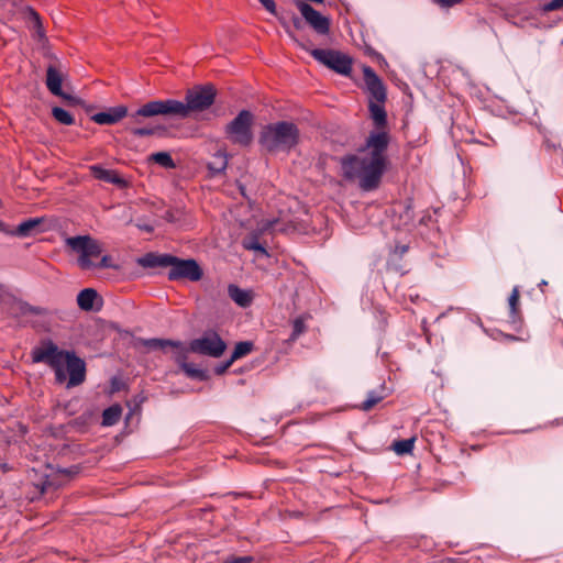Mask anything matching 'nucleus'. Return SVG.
Segmentation results:
<instances>
[{
	"instance_id": "obj_31",
	"label": "nucleus",
	"mask_w": 563,
	"mask_h": 563,
	"mask_svg": "<svg viewBox=\"0 0 563 563\" xmlns=\"http://www.w3.org/2000/svg\"><path fill=\"white\" fill-rule=\"evenodd\" d=\"M145 117H142L141 118V122L140 124H134L135 126H131V128H128L130 130V132L134 135V136H139V137H143V136H151L153 134H155L156 132V128H145V126H140L142 124V120L144 119Z\"/></svg>"
},
{
	"instance_id": "obj_47",
	"label": "nucleus",
	"mask_w": 563,
	"mask_h": 563,
	"mask_svg": "<svg viewBox=\"0 0 563 563\" xmlns=\"http://www.w3.org/2000/svg\"><path fill=\"white\" fill-rule=\"evenodd\" d=\"M287 32H288V34H289L292 38H295V36H294V34L291 33V31L287 30Z\"/></svg>"
},
{
	"instance_id": "obj_10",
	"label": "nucleus",
	"mask_w": 563,
	"mask_h": 563,
	"mask_svg": "<svg viewBox=\"0 0 563 563\" xmlns=\"http://www.w3.org/2000/svg\"><path fill=\"white\" fill-rule=\"evenodd\" d=\"M297 9L300 11L305 21L320 35L330 32V20L314 10L309 3L303 1L297 2Z\"/></svg>"
},
{
	"instance_id": "obj_9",
	"label": "nucleus",
	"mask_w": 563,
	"mask_h": 563,
	"mask_svg": "<svg viewBox=\"0 0 563 563\" xmlns=\"http://www.w3.org/2000/svg\"><path fill=\"white\" fill-rule=\"evenodd\" d=\"M300 46L308 51L303 44L300 43ZM309 52L316 60L340 75L347 76L352 71V58L344 53L322 48H313Z\"/></svg>"
},
{
	"instance_id": "obj_2",
	"label": "nucleus",
	"mask_w": 563,
	"mask_h": 563,
	"mask_svg": "<svg viewBox=\"0 0 563 563\" xmlns=\"http://www.w3.org/2000/svg\"><path fill=\"white\" fill-rule=\"evenodd\" d=\"M216 93V88L212 85L197 86L187 91L186 103L175 99L152 100L134 111L131 119L135 123H140L142 117L186 118L191 111L208 109L214 102Z\"/></svg>"
},
{
	"instance_id": "obj_39",
	"label": "nucleus",
	"mask_w": 563,
	"mask_h": 563,
	"mask_svg": "<svg viewBox=\"0 0 563 563\" xmlns=\"http://www.w3.org/2000/svg\"><path fill=\"white\" fill-rule=\"evenodd\" d=\"M290 23H291L292 27L296 30H301L303 26L302 19L297 15L291 16Z\"/></svg>"
},
{
	"instance_id": "obj_23",
	"label": "nucleus",
	"mask_w": 563,
	"mask_h": 563,
	"mask_svg": "<svg viewBox=\"0 0 563 563\" xmlns=\"http://www.w3.org/2000/svg\"><path fill=\"white\" fill-rule=\"evenodd\" d=\"M228 165V157L224 153L218 152L213 155L212 159L208 163L209 170L213 174H221Z\"/></svg>"
},
{
	"instance_id": "obj_21",
	"label": "nucleus",
	"mask_w": 563,
	"mask_h": 563,
	"mask_svg": "<svg viewBox=\"0 0 563 563\" xmlns=\"http://www.w3.org/2000/svg\"><path fill=\"white\" fill-rule=\"evenodd\" d=\"M145 346L152 350H165L166 347L174 349V353L180 349L183 342L165 340V339H150L145 341Z\"/></svg>"
},
{
	"instance_id": "obj_24",
	"label": "nucleus",
	"mask_w": 563,
	"mask_h": 563,
	"mask_svg": "<svg viewBox=\"0 0 563 563\" xmlns=\"http://www.w3.org/2000/svg\"><path fill=\"white\" fill-rule=\"evenodd\" d=\"M122 409L119 405L111 406L102 412V424L114 426L121 418Z\"/></svg>"
},
{
	"instance_id": "obj_41",
	"label": "nucleus",
	"mask_w": 563,
	"mask_h": 563,
	"mask_svg": "<svg viewBox=\"0 0 563 563\" xmlns=\"http://www.w3.org/2000/svg\"><path fill=\"white\" fill-rule=\"evenodd\" d=\"M136 227L142 230V231H145L147 233H151L154 231V227L148 224V223H136Z\"/></svg>"
},
{
	"instance_id": "obj_8",
	"label": "nucleus",
	"mask_w": 563,
	"mask_h": 563,
	"mask_svg": "<svg viewBox=\"0 0 563 563\" xmlns=\"http://www.w3.org/2000/svg\"><path fill=\"white\" fill-rule=\"evenodd\" d=\"M187 349L191 353L219 358L225 352L227 343L217 331L207 330L201 336L191 340Z\"/></svg>"
},
{
	"instance_id": "obj_32",
	"label": "nucleus",
	"mask_w": 563,
	"mask_h": 563,
	"mask_svg": "<svg viewBox=\"0 0 563 563\" xmlns=\"http://www.w3.org/2000/svg\"><path fill=\"white\" fill-rule=\"evenodd\" d=\"M306 331L305 319L302 317L296 318L292 322V332L289 336L290 341H296Z\"/></svg>"
},
{
	"instance_id": "obj_33",
	"label": "nucleus",
	"mask_w": 563,
	"mask_h": 563,
	"mask_svg": "<svg viewBox=\"0 0 563 563\" xmlns=\"http://www.w3.org/2000/svg\"><path fill=\"white\" fill-rule=\"evenodd\" d=\"M563 8V0H551L542 7L544 13L556 11Z\"/></svg>"
},
{
	"instance_id": "obj_7",
	"label": "nucleus",
	"mask_w": 563,
	"mask_h": 563,
	"mask_svg": "<svg viewBox=\"0 0 563 563\" xmlns=\"http://www.w3.org/2000/svg\"><path fill=\"white\" fill-rule=\"evenodd\" d=\"M254 124V115L249 110H242L239 114L227 124L224 132L227 139L240 146H249L253 141L252 126Z\"/></svg>"
},
{
	"instance_id": "obj_46",
	"label": "nucleus",
	"mask_w": 563,
	"mask_h": 563,
	"mask_svg": "<svg viewBox=\"0 0 563 563\" xmlns=\"http://www.w3.org/2000/svg\"><path fill=\"white\" fill-rule=\"evenodd\" d=\"M420 223H426V217H422V218L420 219Z\"/></svg>"
},
{
	"instance_id": "obj_18",
	"label": "nucleus",
	"mask_w": 563,
	"mask_h": 563,
	"mask_svg": "<svg viewBox=\"0 0 563 563\" xmlns=\"http://www.w3.org/2000/svg\"><path fill=\"white\" fill-rule=\"evenodd\" d=\"M385 102L369 100L368 110L371 118L377 129H384L387 125V113L384 108Z\"/></svg>"
},
{
	"instance_id": "obj_45",
	"label": "nucleus",
	"mask_w": 563,
	"mask_h": 563,
	"mask_svg": "<svg viewBox=\"0 0 563 563\" xmlns=\"http://www.w3.org/2000/svg\"><path fill=\"white\" fill-rule=\"evenodd\" d=\"M274 223H275V221H273V222H268V223L265 225V229H273V228H274Z\"/></svg>"
},
{
	"instance_id": "obj_6",
	"label": "nucleus",
	"mask_w": 563,
	"mask_h": 563,
	"mask_svg": "<svg viewBox=\"0 0 563 563\" xmlns=\"http://www.w3.org/2000/svg\"><path fill=\"white\" fill-rule=\"evenodd\" d=\"M65 244L71 252L78 254L77 264L82 271L115 268L109 255H103L98 263L93 261L101 255L102 249L100 242L90 235L69 236L65 240Z\"/></svg>"
},
{
	"instance_id": "obj_29",
	"label": "nucleus",
	"mask_w": 563,
	"mask_h": 563,
	"mask_svg": "<svg viewBox=\"0 0 563 563\" xmlns=\"http://www.w3.org/2000/svg\"><path fill=\"white\" fill-rule=\"evenodd\" d=\"M52 115L57 122L64 125H71L75 123L74 117L63 108L54 107L52 109Z\"/></svg>"
},
{
	"instance_id": "obj_20",
	"label": "nucleus",
	"mask_w": 563,
	"mask_h": 563,
	"mask_svg": "<svg viewBox=\"0 0 563 563\" xmlns=\"http://www.w3.org/2000/svg\"><path fill=\"white\" fill-rule=\"evenodd\" d=\"M98 294L92 288H85L77 295V305L81 310L90 311L93 308V301L97 299Z\"/></svg>"
},
{
	"instance_id": "obj_14",
	"label": "nucleus",
	"mask_w": 563,
	"mask_h": 563,
	"mask_svg": "<svg viewBox=\"0 0 563 563\" xmlns=\"http://www.w3.org/2000/svg\"><path fill=\"white\" fill-rule=\"evenodd\" d=\"M64 76V70L58 59L47 66L45 85L52 95H62Z\"/></svg>"
},
{
	"instance_id": "obj_1",
	"label": "nucleus",
	"mask_w": 563,
	"mask_h": 563,
	"mask_svg": "<svg viewBox=\"0 0 563 563\" xmlns=\"http://www.w3.org/2000/svg\"><path fill=\"white\" fill-rule=\"evenodd\" d=\"M388 144L389 135L386 131L371 132L364 148L361 150V153L365 150H368V153L347 155L341 159L344 178L357 179L360 187L365 191L376 189L386 169Z\"/></svg>"
},
{
	"instance_id": "obj_16",
	"label": "nucleus",
	"mask_w": 563,
	"mask_h": 563,
	"mask_svg": "<svg viewBox=\"0 0 563 563\" xmlns=\"http://www.w3.org/2000/svg\"><path fill=\"white\" fill-rule=\"evenodd\" d=\"M91 173L96 179L113 184L119 188H125L128 186V181L122 178L115 170L106 169L101 166L95 165L91 166Z\"/></svg>"
},
{
	"instance_id": "obj_25",
	"label": "nucleus",
	"mask_w": 563,
	"mask_h": 563,
	"mask_svg": "<svg viewBox=\"0 0 563 563\" xmlns=\"http://www.w3.org/2000/svg\"><path fill=\"white\" fill-rule=\"evenodd\" d=\"M254 350V343L251 341H242L235 344V347L231 354V362H235Z\"/></svg>"
},
{
	"instance_id": "obj_3",
	"label": "nucleus",
	"mask_w": 563,
	"mask_h": 563,
	"mask_svg": "<svg viewBox=\"0 0 563 563\" xmlns=\"http://www.w3.org/2000/svg\"><path fill=\"white\" fill-rule=\"evenodd\" d=\"M32 360L34 363H44L48 365L55 373L58 384H63L68 373L67 387H75L85 382L86 364L75 355L74 352L59 350L51 340L42 342V344L32 351Z\"/></svg>"
},
{
	"instance_id": "obj_17",
	"label": "nucleus",
	"mask_w": 563,
	"mask_h": 563,
	"mask_svg": "<svg viewBox=\"0 0 563 563\" xmlns=\"http://www.w3.org/2000/svg\"><path fill=\"white\" fill-rule=\"evenodd\" d=\"M23 14L24 19L32 24V29L34 30V37H36L38 41H45L46 37L40 14L31 7H25Z\"/></svg>"
},
{
	"instance_id": "obj_22",
	"label": "nucleus",
	"mask_w": 563,
	"mask_h": 563,
	"mask_svg": "<svg viewBox=\"0 0 563 563\" xmlns=\"http://www.w3.org/2000/svg\"><path fill=\"white\" fill-rule=\"evenodd\" d=\"M384 391V386L382 387L380 391H368L366 399L360 405V409H362L363 411L372 410L378 402H380L386 397V394Z\"/></svg>"
},
{
	"instance_id": "obj_28",
	"label": "nucleus",
	"mask_w": 563,
	"mask_h": 563,
	"mask_svg": "<svg viewBox=\"0 0 563 563\" xmlns=\"http://www.w3.org/2000/svg\"><path fill=\"white\" fill-rule=\"evenodd\" d=\"M150 161H152L165 168H174L175 167V163H174L170 154L167 152L153 153L150 156Z\"/></svg>"
},
{
	"instance_id": "obj_36",
	"label": "nucleus",
	"mask_w": 563,
	"mask_h": 563,
	"mask_svg": "<svg viewBox=\"0 0 563 563\" xmlns=\"http://www.w3.org/2000/svg\"><path fill=\"white\" fill-rule=\"evenodd\" d=\"M18 306H19V309L22 313H32V314H38L40 313V310L38 308H35L33 306H30L29 303L26 302H23V301H19L18 302Z\"/></svg>"
},
{
	"instance_id": "obj_38",
	"label": "nucleus",
	"mask_w": 563,
	"mask_h": 563,
	"mask_svg": "<svg viewBox=\"0 0 563 563\" xmlns=\"http://www.w3.org/2000/svg\"><path fill=\"white\" fill-rule=\"evenodd\" d=\"M437 4H439L442 8H450L453 7L463 0H433Z\"/></svg>"
},
{
	"instance_id": "obj_27",
	"label": "nucleus",
	"mask_w": 563,
	"mask_h": 563,
	"mask_svg": "<svg viewBox=\"0 0 563 563\" xmlns=\"http://www.w3.org/2000/svg\"><path fill=\"white\" fill-rule=\"evenodd\" d=\"M415 441H416L415 438H409V439H404V440L395 441L393 443V450L398 455L408 454V453H410L412 451L413 445H415Z\"/></svg>"
},
{
	"instance_id": "obj_34",
	"label": "nucleus",
	"mask_w": 563,
	"mask_h": 563,
	"mask_svg": "<svg viewBox=\"0 0 563 563\" xmlns=\"http://www.w3.org/2000/svg\"><path fill=\"white\" fill-rule=\"evenodd\" d=\"M56 97L62 98L68 106H77L81 102L79 98L76 96L66 93L62 90V95H55Z\"/></svg>"
},
{
	"instance_id": "obj_40",
	"label": "nucleus",
	"mask_w": 563,
	"mask_h": 563,
	"mask_svg": "<svg viewBox=\"0 0 563 563\" xmlns=\"http://www.w3.org/2000/svg\"><path fill=\"white\" fill-rule=\"evenodd\" d=\"M234 362H231V357L223 364L219 365L217 368H216V373L218 375H221L223 373L227 372V369L233 364Z\"/></svg>"
},
{
	"instance_id": "obj_30",
	"label": "nucleus",
	"mask_w": 563,
	"mask_h": 563,
	"mask_svg": "<svg viewBox=\"0 0 563 563\" xmlns=\"http://www.w3.org/2000/svg\"><path fill=\"white\" fill-rule=\"evenodd\" d=\"M243 246L244 249L246 250H252V251H256V252H260L264 255H267V251L266 249L258 241V236L256 233H253L251 234L250 236H247L246 239H244L243 241Z\"/></svg>"
},
{
	"instance_id": "obj_43",
	"label": "nucleus",
	"mask_w": 563,
	"mask_h": 563,
	"mask_svg": "<svg viewBox=\"0 0 563 563\" xmlns=\"http://www.w3.org/2000/svg\"><path fill=\"white\" fill-rule=\"evenodd\" d=\"M547 285H548V282L543 279L540 282L539 288L543 291V286H547Z\"/></svg>"
},
{
	"instance_id": "obj_11",
	"label": "nucleus",
	"mask_w": 563,
	"mask_h": 563,
	"mask_svg": "<svg viewBox=\"0 0 563 563\" xmlns=\"http://www.w3.org/2000/svg\"><path fill=\"white\" fill-rule=\"evenodd\" d=\"M48 219L45 217L30 218L21 222L14 230H9L8 234L18 238H30L49 229Z\"/></svg>"
},
{
	"instance_id": "obj_37",
	"label": "nucleus",
	"mask_w": 563,
	"mask_h": 563,
	"mask_svg": "<svg viewBox=\"0 0 563 563\" xmlns=\"http://www.w3.org/2000/svg\"><path fill=\"white\" fill-rule=\"evenodd\" d=\"M262 5L272 14L276 13V4L274 0H258Z\"/></svg>"
},
{
	"instance_id": "obj_26",
	"label": "nucleus",
	"mask_w": 563,
	"mask_h": 563,
	"mask_svg": "<svg viewBox=\"0 0 563 563\" xmlns=\"http://www.w3.org/2000/svg\"><path fill=\"white\" fill-rule=\"evenodd\" d=\"M519 299H520L519 289H518V287H515L508 298L510 318H511L512 322H516V320L519 316Z\"/></svg>"
},
{
	"instance_id": "obj_42",
	"label": "nucleus",
	"mask_w": 563,
	"mask_h": 563,
	"mask_svg": "<svg viewBox=\"0 0 563 563\" xmlns=\"http://www.w3.org/2000/svg\"><path fill=\"white\" fill-rule=\"evenodd\" d=\"M0 231L3 232V233H9V230L7 229V225L0 221Z\"/></svg>"
},
{
	"instance_id": "obj_12",
	"label": "nucleus",
	"mask_w": 563,
	"mask_h": 563,
	"mask_svg": "<svg viewBox=\"0 0 563 563\" xmlns=\"http://www.w3.org/2000/svg\"><path fill=\"white\" fill-rule=\"evenodd\" d=\"M363 75L366 88L371 96L369 100L385 102L387 98L386 88L374 69L369 66H364Z\"/></svg>"
},
{
	"instance_id": "obj_15",
	"label": "nucleus",
	"mask_w": 563,
	"mask_h": 563,
	"mask_svg": "<svg viewBox=\"0 0 563 563\" xmlns=\"http://www.w3.org/2000/svg\"><path fill=\"white\" fill-rule=\"evenodd\" d=\"M188 352H190L184 344L175 352V361L179 364L181 371L190 378L205 379L206 374L202 369L197 368L194 364L187 363Z\"/></svg>"
},
{
	"instance_id": "obj_35",
	"label": "nucleus",
	"mask_w": 563,
	"mask_h": 563,
	"mask_svg": "<svg viewBox=\"0 0 563 563\" xmlns=\"http://www.w3.org/2000/svg\"><path fill=\"white\" fill-rule=\"evenodd\" d=\"M253 561V556L244 555V556H235L229 555L225 558L224 563H251Z\"/></svg>"
},
{
	"instance_id": "obj_13",
	"label": "nucleus",
	"mask_w": 563,
	"mask_h": 563,
	"mask_svg": "<svg viewBox=\"0 0 563 563\" xmlns=\"http://www.w3.org/2000/svg\"><path fill=\"white\" fill-rule=\"evenodd\" d=\"M129 113L128 107L120 104L117 107H111L107 109L106 111L98 112L91 117V120L96 122L97 124L101 125H111L120 122L123 118L129 117L131 124H136L132 119L131 115L133 114Z\"/></svg>"
},
{
	"instance_id": "obj_44",
	"label": "nucleus",
	"mask_w": 563,
	"mask_h": 563,
	"mask_svg": "<svg viewBox=\"0 0 563 563\" xmlns=\"http://www.w3.org/2000/svg\"><path fill=\"white\" fill-rule=\"evenodd\" d=\"M406 217H407V219H409V220L411 219V210H410V208H408V209L406 210Z\"/></svg>"
},
{
	"instance_id": "obj_19",
	"label": "nucleus",
	"mask_w": 563,
	"mask_h": 563,
	"mask_svg": "<svg viewBox=\"0 0 563 563\" xmlns=\"http://www.w3.org/2000/svg\"><path fill=\"white\" fill-rule=\"evenodd\" d=\"M228 295L236 305L242 308H246L252 303L251 294L234 284L229 285Z\"/></svg>"
},
{
	"instance_id": "obj_4",
	"label": "nucleus",
	"mask_w": 563,
	"mask_h": 563,
	"mask_svg": "<svg viewBox=\"0 0 563 563\" xmlns=\"http://www.w3.org/2000/svg\"><path fill=\"white\" fill-rule=\"evenodd\" d=\"M137 264L144 268L169 267V280L188 279L198 282L203 275L196 260H183L170 254L147 253L137 258Z\"/></svg>"
},
{
	"instance_id": "obj_5",
	"label": "nucleus",
	"mask_w": 563,
	"mask_h": 563,
	"mask_svg": "<svg viewBox=\"0 0 563 563\" xmlns=\"http://www.w3.org/2000/svg\"><path fill=\"white\" fill-rule=\"evenodd\" d=\"M260 144L268 153H289L300 142V130L291 121H277L263 126Z\"/></svg>"
}]
</instances>
